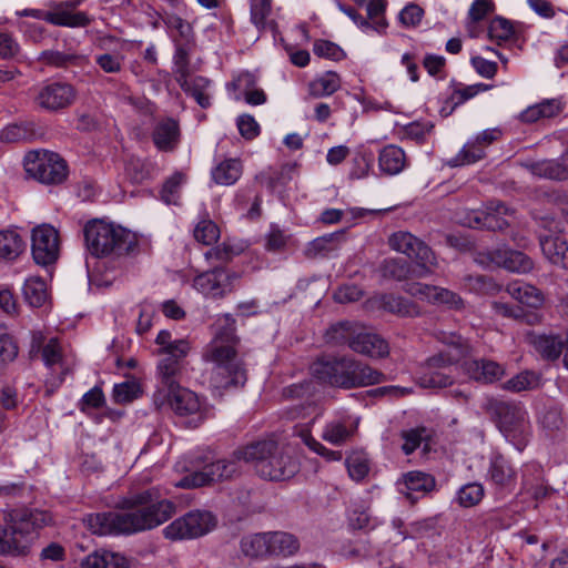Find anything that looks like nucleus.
I'll return each mask as SVG.
<instances>
[{"label":"nucleus","instance_id":"4c0bfd02","mask_svg":"<svg viewBox=\"0 0 568 568\" xmlns=\"http://www.w3.org/2000/svg\"><path fill=\"white\" fill-rule=\"evenodd\" d=\"M181 89L189 95L193 97L197 104L207 108L210 102L211 81L201 75L192 77L190 73L185 75V83L178 82Z\"/></svg>","mask_w":568,"mask_h":568},{"label":"nucleus","instance_id":"a19ab883","mask_svg":"<svg viewBox=\"0 0 568 568\" xmlns=\"http://www.w3.org/2000/svg\"><path fill=\"white\" fill-rule=\"evenodd\" d=\"M538 423L549 434L560 430L565 426L561 407L547 402L538 412Z\"/></svg>","mask_w":568,"mask_h":568},{"label":"nucleus","instance_id":"7c9ffc66","mask_svg":"<svg viewBox=\"0 0 568 568\" xmlns=\"http://www.w3.org/2000/svg\"><path fill=\"white\" fill-rule=\"evenodd\" d=\"M506 292L520 304L531 308L537 310L541 307L545 302L544 294L540 290L520 281L509 283L506 287Z\"/></svg>","mask_w":568,"mask_h":568},{"label":"nucleus","instance_id":"c756f323","mask_svg":"<svg viewBox=\"0 0 568 568\" xmlns=\"http://www.w3.org/2000/svg\"><path fill=\"white\" fill-rule=\"evenodd\" d=\"M407 165L404 150L397 145L384 146L378 155L379 170L387 175L399 174Z\"/></svg>","mask_w":568,"mask_h":568},{"label":"nucleus","instance_id":"864d4df0","mask_svg":"<svg viewBox=\"0 0 568 568\" xmlns=\"http://www.w3.org/2000/svg\"><path fill=\"white\" fill-rule=\"evenodd\" d=\"M323 407L314 400H305L304 403L296 404L288 408V419H306L311 418V424H314L317 418L323 415Z\"/></svg>","mask_w":568,"mask_h":568},{"label":"nucleus","instance_id":"b1692460","mask_svg":"<svg viewBox=\"0 0 568 568\" xmlns=\"http://www.w3.org/2000/svg\"><path fill=\"white\" fill-rule=\"evenodd\" d=\"M357 428V422L349 416H343L328 420L322 432V438L335 446L345 444L353 437Z\"/></svg>","mask_w":568,"mask_h":568},{"label":"nucleus","instance_id":"aec40b11","mask_svg":"<svg viewBox=\"0 0 568 568\" xmlns=\"http://www.w3.org/2000/svg\"><path fill=\"white\" fill-rule=\"evenodd\" d=\"M81 2V0H67L55 4L51 11H47V22L68 28L88 26L90 19L87 13L75 11Z\"/></svg>","mask_w":568,"mask_h":568},{"label":"nucleus","instance_id":"13d9d810","mask_svg":"<svg viewBox=\"0 0 568 568\" xmlns=\"http://www.w3.org/2000/svg\"><path fill=\"white\" fill-rule=\"evenodd\" d=\"M465 287L478 294H495L500 287L493 278L485 275H469L465 278Z\"/></svg>","mask_w":568,"mask_h":568},{"label":"nucleus","instance_id":"423d86ee","mask_svg":"<svg viewBox=\"0 0 568 568\" xmlns=\"http://www.w3.org/2000/svg\"><path fill=\"white\" fill-rule=\"evenodd\" d=\"M444 343L445 351L427 359L426 366L419 376L423 387L443 388L453 384L452 367L471 353V345L460 335L450 334Z\"/></svg>","mask_w":568,"mask_h":568},{"label":"nucleus","instance_id":"5fc2aeb1","mask_svg":"<svg viewBox=\"0 0 568 568\" xmlns=\"http://www.w3.org/2000/svg\"><path fill=\"white\" fill-rule=\"evenodd\" d=\"M185 182L183 173H174L163 184L161 190V199L166 204H178L181 195V187Z\"/></svg>","mask_w":568,"mask_h":568},{"label":"nucleus","instance_id":"2eb2a0df","mask_svg":"<svg viewBox=\"0 0 568 568\" xmlns=\"http://www.w3.org/2000/svg\"><path fill=\"white\" fill-rule=\"evenodd\" d=\"M542 226L549 234L540 235V247L544 255L552 264L568 268V242L560 235V223L552 217H544Z\"/></svg>","mask_w":568,"mask_h":568},{"label":"nucleus","instance_id":"9d476101","mask_svg":"<svg viewBox=\"0 0 568 568\" xmlns=\"http://www.w3.org/2000/svg\"><path fill=\"white\" fill-rule=\"evenodd\" d=\"M212 513L193 510L175 519L163 529L165 538L171 540L193 539L206 535L215 527Z\"/></svg>","mask_w":568,"mask_h":568},{"label":"nucleus","instance_id":"39448f33","mask_svg":"<svg viewBox=\"0 0 568 568\" xmlns=\"http://www.w3.org/2000/svg\"><path fill=\"white\" fill-rule=\"evenodd\" d=\"M237 459L255 465L256 473L265 479L285 480L298 471V464L284 454L272 439L252 443L235 452Z\"/></svg>","mask_w":568,"mask_h":568},{"label":"nucleus","instance_id":"1a4fd4ad","mask_svg":"<svg viewBox=\"0 0 568 568\" xmlns=\"http://www.w3.org/2000/svg\"><path fill=\"white\" fill-rule=\"evenodd\" d=\"M387 243L393 251L415 261L419 277L430 275L437 266V260L432 248L410 232H394L389 235Z\"/></svg>","mask_w":568,"mask_h":568},{"label":"nucleus","instance_id":"bf43d9fd","mask_svg":"<svg viewBox=\"0 0 568 568\" xmlns=\"http://www.w3.org/2000/svg\"><path fill=\"white\" fill-rule=\"evenodd\" d=\"M484 497V487L479 483H469L460 487L457 494V500L463 507H473Z\"/></svg>","mask_w":568,"mask_h":568},{"label":"nucleus","instance_id":"603ef678","mask_svg":"<svg viewBox=\"0 0 568 568\" xmlns=\"http://www.w3.org/2000/svg\"><path fill=\"white\" fill-rule=\"evenodd\" d=\"M540 384V376L532 371H524L510 379L506 381L503 388L509 392L519 393L523 390L535 389Z\"/></svg>","mask_w":568,"mask_h":568},{"label":"nucleus","instance_id":"412c9836","mask_svg":"<svg viewBox=\"0 0 568 568\" xmlns=\"http://www.w3.org/2000/svg\"><path fill=\"white\" fill-rule=\"evenodd\" d=\"M487 260V263L481 258L477 261L483 265L494 264L515 273H527L534 267L531 258L525 253L506 247L489 252Z\"/></svg>","mask_w":568,"mask_h":568},{"label":"nucleus","instance_id":"72a5a7b5","mask_svg":"<svg viewBox=\"0 0 568 568\" xmlns=\"http://www.w3.org/2000/svg\"><path fill=\"white\" fill-rule=\"evenodd\" d=\"M72 52L71 50H44L40 53L38 60L45 65L54 68L84 67L89 62L87 55Z\"/></svg>","mask_w":568,"mask_h":568},{"label":"nucleus","instance_id":"bb28decb","mask_svg":"<svg viewBox=\"0 0 568 568\" xmlns=\"http://www.w3.org/2000/svg\"><path fill=\"white\" fill-rule=\"evenodd\" d=\"M526 341L542 358L548 361L557 359L565 346L564 339L559 336L537 334L535 332H528Z\"/></svg>","mask_w":568,"mask_h":568},{"label":"nucleus","instance_id":"e433bc0d","mask_svg":"<svg viewBox=\"0 0 568 568\" xmlns=\"http://www.w3.org/2000/svg\"><path fill=\"white\" fill-rule=\"evenodd\" d=\"M270 556L288 557L297 552L300 542L295 536L285 531L267 532Z\"/></svg>","mask_w":568,"mask_h":568},{"label":"nucleus","instance_id":"ea45409f","mask_svg":"<svg viewBox=\"0 0 568 568\" xmlns=\"http://www.w3.org/2000/svg\"><path fill=\"white\" fill-rule=\"evenodd\" d=\"M23 296L31 307H42L49 300L48 286L43 278L30 276L23 285Z\"/></svg>","mask_w":568,"mask_h":568},{"label":"nucleus","instance_id":"8fccbe9b","mask_svg":"<svg viewBox=\"0 0 568 568\" xmlns=\"http://www.w3.org/2000/svg\"><path fill=\"white\" fill-rule=\"evenodd\" d=\"M341 88V78L334 71H327L310 83V94L315 98L327 97Z\"/></svg>","mask_w":568,"mask_h":568},{"label":"nucleus","instance_id":"774afa93","mask_svg":"<svg viewBox=\"0 0 568 568\" xmlns=\"http://www.w3.org/2000/svg\"><path fill=\"white\" fill-rule=\"evenodd\" d=\"M427 437L428 433L424 427L402 432V438L404 440L402 450L405 455H410Z\"/></svg>","mask_w":568,"mask_h":568},{"label":"nucleus","instance_id":"cd10ccee","mask_svg":"<svg viewBox=\"0 0 568 568\" xmlns=\"http://www.w3.org/2000/svg\"><path fill=\"white\" fill-rule=\"evenodd\" d=\"M349 364L352 367L348 368L347 375L351 381L347 383L346 389L379 384L385 378L382 372L352 357Z\"/></svg>","mask_w":568,"mask_h":568},{"label":"nucleus","instance_id":"49530a36","mask_svg":"<svg viewBox=\"0 0 568 568\" xmlns=\"http://www.w3.org/2000/svg\"><path fill=\"white\" fill-rule=\"evenodd\" d=\"M38 130L34 122L13 123L6 126L0 139L7 143H17L21 141H30L37 136Z\"/></svg>","mask_w":568,"mask_h":568},{"label":"nucleus","instance_id":"7ed1b4c3","mask_svg":"<svg viewBox=\"0 0 568 568\" xmlns=\"http://www.w3.org/2000/svg\"><path fill=\"white\" fill-rule=\"evenodd\" d=\"M53 524L49 511L39 509H11L0 525V555L26 556L31 547L34 532Z\"/></svg>","mask_w":568,"mask_h":568},{"label":"nucleus","instance_id":"c85d7f7f","mask_svg":"<svg viewBox=\"0 0 568 568\" xmlns=\"http://www.w3.org/2000/svg\"><path fill=\"white\" fill-rule=\"evenodd\" d=\"M561 99H546L525 109L519 119L525 123H534L540 119H549L558 115L564 110Z\"/></svg>","mask_w":568,"mask_h":568},{"label":"nucleus","instance_id":"6e6d98bb","mask_svg":"<svg viewBox=\"0 0 568 568\" xmlns=\"http://www.w3.org/2000/svg\"><path fill=\"white\" fill-rule=\"evenodd\" d=\"M254 79L250 73L241 74L235 81L234 85L237 89H245V101L252 105H260L266 101V95L263 90L253 89L250 90V87L253 85Z\"/></svg>","mask_w":568,"mask_h":568},{"label":"nucleus","instance_id":"de8ad7c7","mask_svg":"<svg viewBox=\"0 0 568 568\" xmlns=\"http://www.w3.org/2000/svg\"><path fill=\"white\" fill-rule=\"evenodd\" d=\"M534 175L550 180H565L567 175V166H565L562 156L560 160H544L534 162L529 166Z\"/></svg>","mask_w":568,"mask_h":568},{"label":"nucleus","instance_id":"58836bf2","mask_svg":"<svg viewBox=\"0 0 568 568\" xmlns=\"http://www.w3.org/2000/svg\"><path fill=\"white\" fill-rule=\"evenodd\" d=\"M343 237L344 231L320 236L308 244L306 254L310 257L331 255L341 248Z\"/></svg>","mask_w":568,"mask_h":568},{"label":"nucleus","instance_id":"4468645a","mask_svg":"<svg viewBox=\"0 0 568 568\" xmlns=\"http://www.w3.org/2000/svg\"><path fill=\"white\" fill-rule=\"evenodd\" d=\"M75 98L77 91L71 84L53 82L39 88L33 101L42 110L57 112L70 106Z\"/></svg>","mask_w":568,"mask_h":568},{"label":"nucleus","instance_id":"c03bdc74","mask_svg":"<svg viewBox=\"0 0 568 568\" xmlns=\"http://www.w3.org/2000/svg\"><path fill=\"white\" fill-rule=\"evenodd\" d=\"M272 11V0H250V17L251 22L257 30H273L275 23L270 20Z\"/></svg>","mask_w":568,"mask_h":568},{"label":"nucleus","instance_id":"338daca9","mask_svg":"<svg viewBox=\"0 0 568 568\" xmlns=\"http://www.w3.org/2000/svg\"><path fill=\"white\" fill-rule=\"evenodd\" d=\"M386 6V0H368L366 4L368 18L374 20L371 29H374L377 32H384L387 27V22L383 18Z\"/></svg>","mask_w":568,"mask_h":568},{"label":"nucleus","instance_id":"a18cd8bd","mask_svg":"<svg viewBox=\"0 0 568 568\" xmlns=\"http://www.w3.org/2000/svg\"><path fill=\"white\" fill-rule=\"evenodd\" d=\"M361 324L357 322L343 321L333 324L326 333L328 342L334 344H347L351 348V343L355 339Z\"/></svg>","mask_w":568,"mask_h":568},{"label":"nucleus","instance_id":"69168bd1","mask_svg":"<svg viewBox=\"0 0 568 568\" xmlns=\"http://www.w3.org/2000/svg\"><path fill=\"white\" fill-rule=\"evenodd\" d=\"M304 444L317 455L326 460H341L342 453L326 448L322 443L316 440L310 433V429H302L300 433Z\"/></svg>","mask_w":568,"mask_h":568},{"label":"nucleus","instance_id":"f257e3e1","mask_svg":"<svg viewBox=\"0 0 568 568\" xmlns=\"http://www.w3.org/2000/svg\"><path fill=\"white\" fill-rule=\"evenodd\" d=\"M174 513V503L151 488L124 498L119 510L89 515L85 523L95 535H132L162 525Z\"/></svg>","mask_w":568,"mask_h":568},{"label":"nucleus","instance_id":"0e129e2a","mask_svg":"<svg viewBox=\"0 0 568 568\" xmlns=\"http://www.w3.org/2000/svg\"><path fill=\"white\" fill-rule=\"evenodd\" d=\"M346 467L352 479L362 480L369 470L367 457L363 453H353L346 458Z\"/></svg>","mask_w":568,"mask_h":568},{"label":"nucleus","instance_id":"20e7f679","mask_svg":"<svg viewBox=\"0 0 568 568\" xmlns=\"http://www.w3.org/2000/svg\"><path fill=\"white\" fill-rule=\"evenodd\" d=\"M84 242L94 257H120L130 254L138 245L135 235L114 222L93 219L85 223Z\"/></svg>","mask_w":568,"mask_h":568},{"label":"nucleus","instance_id":"052dcab7","mask_svg":"<svg viewBox=\"0 0 568 568\" xmlns=\"http://www.w3.org/2000/svg\"><path fill=\"white\" fill-rule=\"evenodd\" d=\"M189 52L190 48L186 44H176L175 53L173 57L174 62V77L176 82L185 83V75L190 73L189 69Z\"/></svg>","mask_w":568,"mask_h":568},{"label":"nucleus","instance_id":"4d7b16f0","mask_svg":"<svg viewBox=\"0 0 568 568\" xmlns=\"http://www.w3.org/2000/svg\"><path fill=\"white\" fill-rule=\"evenodd\" d=\"M383 276L397 281L406 280L410 273V265L402 258H387L382 264Z\"/></svg>","mask_w":568,"mask_h":568},{"label":"nucleus","instance_id":"ddd939ff","mask_svg":"<svg viewBox=\"0 0 568 568\" xmlns=\"http://www.w3.org/2000/svg\"><path fill=\"white\" fill-rule=\"evenodd\" d=\"M155 404L158 406L168 404L176 415L192 417L194 426H197L206 418V409L202 406L199 396L194 392L181 386L163 394Z\"/></svg>","mask_w":568,"mask_h":568},{"label":"nucleus","instance_id":"37998d69","mask_svg":"<svg viewBox=\"0 0 568 568\" xmlns=\"http://www.w3.org/2000/svg\"><path fill=\"white\" fill-rule=\"evenodd\" d=\"M403 485L406 488L405 494L412 498V493H429L436 486L435 478L423 471H409L403 477ZM404 493V490H402Z\"/></svg>","mask_w":568,"mask_h":568},{"label":"nucleus","instance_id":"09e8293b","mask_svg":"<svg viewBox=\"0 0 568 568\" xmlns=\"http://www.w3.org/2000/svg\"><path fill=\"white\" fill-rule=\"evenodd\" d=\"M270 545L267 532L254 534L243 537L241 540L242 552L251 558L268 557Z\"/></svg>","mask_w":568,"mask_h":568},{"label":"nucleus","instance_id":"473e14b6","mask_svg":"<svg viewBox=\"0 0 568 568\" xmlns=\"http://www.w3.org/2000/svg\"><path fill=\"white\" fill-rule=\"evenodd\" d=\"M81 568H129V560L119 552L97 550L80 561Z\"/></svg>","mask_w":568,"mask_h":568},{"label":"nucleus","instance_id":"dca6fc26","mask_svg":"<svg viewBox=\"0 0 568 568\" xmlns=\"http://www.w3.org/2000/svg\"><path fill=\"white\" fill-rule=\"evenodd\" d=\"M351 357H322L313 363L311 371L315 378L331 386L347 388V371L351 368Z\"/></svg>","mask_w":568,"mask_h":568},{"label":"nucleus","instance_id":"680f3d73","mask_svg":"<svg viewBox=\"0 0 568 568\" xmlns=\"http://www.w3.org/2000/svg\"><path fill=\"white\" fill-rule=\"evenodd\" d=\"M194 237L197 242L204 245L215 243L220 237V230L217 225L211 220L200 221L194 229Z\"/></svg>","mask_w":568,"mask_h":568},{"label":"nucleus","instance_id":"6e6552de","mask_svg":"<svg viewBox=\"0 0 568 568\" xmlns=\"http://www.w3.org/2000/svg\"><path fill=\"white\" fill-rule=\"evenodd\" d=\"M27 174L43 184H60L68 176L67 162L55 152L36 150L24 156Z\"/></svg>","mask_w":568,"mask_h":568},{"label":"nucleus","instance_id":"2f4dec72","mask_svg":"<svg viewBox=\"0 0 568 568\" xmlns=\"http://www.w3.org/2000/svg\"><path fill=\"white\" fill-rule=\"evenodd\" d=\"M26 243L16 229L0 230V262H12L24 251Z\"/></svg>","mask_w":568,"mask_h":568},{"label":"nucleus","instance_id":"5701e85b","mask_svg":"<svg viewBox=\"0 0 568 568\" xmlns=\"http://www.w3.org/2000/svg\"><path fill=\"white\" fill-rule=\"evenodd\" d=\"M488 479L500 491H510L516 485V471L500 454L490 457Z\"/></svg>","mask_w":568,"mask_h":568},{"label":"nucleus","instance_id":"a211bd4d","mask_svg":"<svg viewBox=\"0 0 568 568\" xmlns=\"http://www.w3.org/2000/svg\"><path fill=\"white\" fill-rule=\"evenodd\" d=\"M501 131L497 128L486 129L470 139L463 149L448 161L450 166L473 164L485 156V149L499 140Z\"/></svg>","mask_w":568,"mask_h":568},{"label":"nucleus","instance_id":"f03ea898","mask_svg":"<svg viewBox=\"0 0 568 568\" xmlns=\"http://www.w3.org/2000/svg\"><path fill=\"white\" fill-rule=\"evenodd\" d=\"M236 344L235 321L229 315L219 317L214 337L203 352V359L213 364L211 374L213 387L227 389L245 384L246 372L236 358Z\"/></svg>","mask_w":568,"mask_h":568},{"label":"nucleus","instance_id":"79ce46f5","mask_svg":"<svg viewBox=\"0 0 568 568\" xmlns=\"http://www.w3.org/2000/svg\"><path fill=\"white\" fill-rule=\"evenodd\" d=\"M155 343L159 346V355H172L187 356L191 345L187 339H172L171 332L162 329L159 332Z\"/></svg>","mask_w":568,"mask_h":568},{"label":"nucleus","instance_id":"393cba45","mask_svg":"<svg viewBox=\"0 0 568 568\" xmlns=\"http://www.w3.org/2000/svg\"><path fill=\"white\" fill-rule=\"evenodd\" d=\"M463 369L470 379L485 384L498 381L505 374L501 365L488 359L466 361Z\"/></svg>","mask_w":568,"mask_h":568},{"label":"nucleus","instance_id":"a878e982","mask_svg":"<svg viewBox=\"0 0 568 568\" xmlns=\"http://www.w3.org/2000/svg\"><path fill=\"white\" fill-rule=\"evenodd\" d=\"M154 145L163 152L173 151L180 142V128L172 118L160 120L152 132Z\"/></svg>","mask_w":568,"mask_h":568},{"label":"nucleus","instance_id":"3c124183","mask_svg":"<svg viewBox=\"0 0 568 568\" xmlns=\"http://www.w3.org/2000/svg\"><path fill=\"white\" fill-rule=\"evenodd\" d=\"M381 307L394 314L402 316H415L418 314L417 306L399 296L392 294L383 295L379 300Z\"/></svg>","mask_w":568,"mask_h":568},{"label":"nucleus","instance_id":"f704fd0d","mask_svg":"<svg viewBox=\"0 0 568 568\" xmlns=\"http://www.w3.org/2000/svg\"><path fill=\"white\" fill-rule=\"evenodd\" d=\"M243 173V165L239 159H225L219 162L211 171L212 180L220 185H233Z\"/></svg>","mask_w":568,"mask_h":568},{"label":"nucleus","instance_id":"c9c22d12","mask_svg":"<svg viewBox=\"0 0 568 568\" xmlns=\"http://www.w3.org/2000/svg\"><path fill=\"white\" fill-rule=\"evenodd\" d=\"M514 220V212L503 203L490 202L485 211L483 227L491 231H501L509 226Z\"/></svg>","mask_w":568,"mask_h":568},{"label":"nucleus","instance_id":"6ab92c4d","mask_svg":"<svg viewBox=\"0 0 568 568\" xmlns=\"http://www.w3.org/2000/svg\"><path fill=\"white\" fill-rule=\"evenodd\" d=\"M161 359L158 363V390L154 394V402L158 403L161 396L168 392H172L175 387L180 386V377L182 373V361L186 356L160 355Z\"/></svg>","mask_w":568,"mask_h":568},{"label":"nucleus","instance_id":"e2e57ef3","mask_svg":"<svg viewBox=\"0 0 568 568\" xmlns=\"http://www.w3.org/2000/svg\"><path fill=\"white\" fill-rule=\"evenodd\" d=\"M313 52L320 58L333 61H341L346 57L345 51L338 44L324 39L315 40Z\"/></svg>","mask_w":568,"mask_h":568},{"label":"nucleus","instance_id":"f3484780","mask_svg":"<svg viewBox=\"0 0 568 568\" xmlns=\"http://www.w3.org/2000/svg\"><path fill=\"white\" fill-rule=\"evenodd\" d=\"M239 278L236 273L215 267L199 274L193 280V287L205 296L217 298L230 293L233 283Z\"/></svg>","mask_w":568,"mask_h":568},{"label":"nucleus","instance_id":"4be33fe9","mask_svg":"<svg viewBox=\"0 0 568 568\" xmlns=\"http://www.w3.org/2000/svg\"><path fill=\"white\" fill-rule=\"evenodd\" d=\"M351 349L373 358L385 357L389 353L387 342L379 335L368 332L362 325L355 339L351 343Z\"/></svg>","mask_w":568,"mask_h":568},{"label":"nucleus","instance_id":"f8f14e48","mask_svg":"<svg viewBox=\"0 0 568 568\" xmlns=\"http://www.w3.org/2000/svg\"><path fill=\"white\" fill-rule=\"evenodd\" d=\"M31 254L33 261L41 266L54 264L60 254V236L55 227L40 224L31 232Z\"/></svg>","mask_w":568,"mask_h":568},{"label":"nucleus","instance_id":"0eeeda50","mask_svg":"<svg viewBox=\"0 0 568 568\" xmlns=\"http://www.w3.org/2000/svg\"><path fill=\"white\" fill-rule=\"evenodd\" d=\"M497 427L518 449L525 446L530 435L528 413L523 404L515 402H498L493 405Z\"/></svg>","mask_w":568,"mask_h":568},{"label":"nucleus","instance_id":"9b49d317","mask_svg":"<svg viewBox=\"0 0 568 568\" xmlns=\"http://www.w3.org/2000/svg\"><path fill=\"white\" fill-rule=\"evenodd\" d=\"M239 460L240 459H237L234 454V458L220 459L205 465L202 470L184 476L176 486L182 488H196L231 479L240 471Z\"/></svg>","mask_w":568,"mask_h":568}]
</instances>
